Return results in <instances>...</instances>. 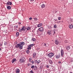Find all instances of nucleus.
<instances>
[{
	"mask_svg": "<svg viewBox=\"0 0 73 73\" xmlns=\"http://www.w3.org/2000/svg\"><path fill=\"white\" fill-rule=\"evenodd\" d=\"M16 59L15 58H13L12 61V64H13V62H15V61H16Z\"/></svg>",
	"mask_w": 73,
	"mask_h": 73,
	"instance_id": "f8f14e48",
	"label": "nucleus"
},
{
	"mask_svg": "<svg viewBox=\"0 0 73 73\" xmlns=\"http://www.w3.org/2000/svg\"><path fill=\"white\" fill-rule=\"evenodd\" d=\"M47 60L49 62L50 64H53V62L51 59H50L49 58H48L47 59Z\"/></svg>",
	"mask_w": 73,
	"mask_h": 73,
	"instance_id": "20e7f679",
	"label": "nucleus"
},
{
	"mask_svg": "<svg viewBox=\"0 0 73 73\" xmlns=\"http://www.w3.org/2000/svg\"><path fill=\"white\" fill-rule=\"evenodd\" d=\"M67 50H69V47H67Z\"/></svg>",
	"mask_w": 73,
	"mask_h": 73,
	"instance_id": "a19ab883",
	"label": "nucleus"
},
{
	"mask_svg": "<svg viewBox=\"0 0 73 73\" xmlns=\"http://www.w3.org/2000/svg\"><path fill=\"white\" fill-rule=\"evenodd\" d=\"M12 4V2H8L7 3V5H11Z\"/></svg>",
	"mask_w": 73,
	"mask_h": 73,
	"instance_id": "6e6552de",
	"label": "nucleus"
},
{
	"mask_svg": "<svg viewBox=\"0 0 73 73\" xmlns=\"http://www.w3.org/2000/svg\"><path fill=\"white\" fill-rule=\"evenodd\" d=\"M7 8L8 9H10L11 8V7L9 6H7Z\"/></svg>",
	"mask_w": 73,
	"mask_h": 73,
	"instance_id": "aec40b11",
	"label": "nucleus"
},
{
	"mask_svg": "<svg viewBox=\"0 0 73 73\" xmlns=\"http://www.w3.org/2000/svg\"><path fill=\"white\" fill-rule=\"evenodd\" d=\"M30 72V73H33V71H32V70H31Z\"/></svg>",
	"mask_w": 73,
	"mask_h": 73,
	"instance_id": "4c0bfd02",
	"label": "nucleus"
},
{
	"mask_svg": "<svg viewBox=\"0 0 73 73\" xmlns=\"http://www.w3.org/2000/svg\"><path fill=\"white\" fill-rule=\"evenodd\" d=\"M20 44L21 46L22 47V48H23V45H24L25 44V43L23 42H21Z\"/></svg>",
	"mask_w": 73,
	"mask_h": 73,
	"instance_id": "0eeeda50",
	"label": "nucleus"
},
{
	"mask_svg": "<svg viewBox=\"0 0 73 73\" xmlns=\"http://www.w3.org/2000/svg\"><path fill=\"white\" fill-rule=\"evenodd\" d=\"M1 50V48H0V50Z\"/></svg>",
	"mask_w": 73,
	"mask_h": 73,
	"instance_id": "de8ad7c7",
	"label": "nucleus"
},
{
	"mask_svg": "<svg viewBox=\"0 0 73 73\" xmlns=\"http://www.w3.org/2000/svg\"><path fill=\"white\" fill-rule=\"evenodd\" d=\"M42 23H40L38 25V27H41V26L42 25Z\"/></svg>",
	"mask_w": 73,
	"mask_h": 73,
	"instance_id": "a211bd4d",
	"label": "nucleus"
},
{
	"mask_svg": "<svg viewBox=\"0 0 73 73\" xmlns=\"http://www.w3.org/2000/svg\"><path fill=\"white\" fill-rule=\"evenodd\" d=\"M43 45L45 46L46 47H48L49 46V44L47 43H44Z\"/></svg>",
	"mask_w": 73,
	"mask_h": 73,
	"instance_id": "ddd939ff",
	"label": "nucleus"
},
{
	"mask_svg": "<svg viewBox=\"0 0 73 73\" xmlns=\"http://www.w3.org/2000/svg\"><path fill=\"white\" fill-rule=\"evenodd\" d=\"M32 40L33 41H36V39L33 38V39H32Z\"/></svg>",
	"mask_w": 73,
	"mask_h": 73,
	"instance_id": "cd10ccee",
	"label": "nucleus"
},
{
	"mask_svg": "<svg viewBox=\"0 0 73 73\" xmlns=\"http://www.w3.org/2000/svg\"><path fill=\"white\" fill-rule=\"evenodd\" d=\"M26 29H27V30L28 31H29L30 30H31V28L30 27H27L26 28Z\"/></svg>",
	"mask_w": 73,
	"mask_h": 73,
	"instance_id": "dca6fc26",
	"label": "nucleus"
},
{
	"mask_svg": "<svg viewBox=\"0 0 73 73\" xmlns=\"http://www.w3.org/2000/svg\"><path fill=\"white\" fill-rule=\"evenodd\" d=\"M19 32H21V31H22V29H19Z\"/></svg>",
	"mask_w": 73,
	"mask_h": 73,
	"instance_id": "473e14b6",
	"label": "nucleus"
},
{
	"mask_svg": "<svg viewBox=\"0 0 73 73\" xmlns=\"http://www.w3.org/2000/svg\"><path fill=\"white\" fill-rule=\"evenodd\" d=\"M19 33L17 32L16 33V36H19Z\"/></svg>",
	"mask_w": 73,
	"mask_h": 73,
	"instance_id": "393cba45",
	"label": "nucleus"
},
{
	"mask_svg": "<svg viewBox=\"0 0 73 73\" xmlns=\"http://www.w3.org/2000/svg\"><path fill=\"white\" fill-rule=\"evenodd\" d=\"M40 69H42V66H40Z\"/></svg>",
	"mask_w": 73,
	"mask_h": 73,
	"instance_id": "e433bc0d",
	"label": "nucleus"
},
{
	"mask_svg": "<svg viewBox=\"0 0 73 73\" xmlns=\"http://www.w3.org/2000/svg\"><path fill=\"white\" fill-rule=\"evenodd\" d=\"M19 61L20 62H24V61H25L24 59L23 58H21L19 60Z\"/></svg>",
	"mask_w": 73,
	"mask_h": 73,
	"instance_id": "39448f33",
	"label": "nucleus"
},
{
	"mask_svg": "<svg viewBox=\"0 0 73 73\" xmlns=\"http://www.w3.org/2000/svg\"><path fill=\"white\" fill-rule=\"evenodd\" d=\"M44 29L43 28V27H41L39 29V31L40 32H42L43 31V30Z\"/></svg>",
	"mask_w": 73,
	"mask_h": 73,
	"instance_id": "423d86ee",
	"label": "nucleus"
},
{
	"mask_svg": "<svg viewBox=\"0 0 73 73\" xmlns=\"http://www.w3.org/2000/svg\"><path fill=\"white\" fill-rule=\"evenodd\" d=\"M36 53H33V57H34V58L36 57Z\"/></svg>",
	"mask_w": 73,
	"mask_h": 73,
	"instance_id": "412c9836",
	"label": "nucleus"
},
{
	"mask_svg": "<svg viewBox=\"0 0 73 73\" xmlns=\"http://www.w3.org/2000/svg\"><path fill=\"white\" fill-rule=\"evenodd\" d=\"M61 17H59L58 18V20H61Z\"/></svg>",
	"mask_w": 73,
	"mask_h": 73,
	"instance_id": "f704fd0d",
	"label": "nucleus"
},
{
	"mask_svg": "<svg viewBox=\"0 0 73 73\" xmlns=\"http://www.w3.org/2000/svg\"><path fill=\"white\" fill-rule=\"evenodd\" d=\"M26 52L27 54H29V53H30V51H29V50H27L26 51Z\"/></svg>",
	"mask_w": 73,
	"mask_h": 73,
	"instance_id": "a878e982",
	"label": "nucleus"
},
{
	"mask_svg": "<svg viewBox=\"0 0 73 73\" xmlns=\"http://www.w3.org/2000/svg\"><path fill=\"white\" fill-rule=\"evenodd\" d=\"M22 31L24 32L25 31V27H23L22 28Z\"/></svg>",
	"mask_w": 73,
	"mask_h": 73,
	"instance_id": "9b49d317",
	"label": "nucleus"
},
{
	"mask_svg": "<svg viewBox=\"0 0 73 73\" xmlns=\"http://www.w3.org/2000/svg\"><path fill=\"white\" fill-rule=\"evenodd\" d=\"M16 47L17 48H19V49H22L23 48L21 46V45L20 44V43L17 44L16 46Z\"/></svg>",
	"mask_w": 73,
	"mask_h": 73,
	"instance_id": "f257e3e1",
	"label": "nucleus"
},
{
	"mask_svg": "<svg viewBox=\"0 0 73 73\" xmlns=\"http://www.w3.org/2000/svg\"><path fill=\"white\" fill-rule=\"evenodd\" d=\"M41 61L40 60H35V63H36V64L37 65H39Z\"/></svg>",
	"mask_w": 73,
	"mask_h": 73,
	"instance_id": "f03ea898",
	"label": "nucleus"
},
{
	"mask_svg": "<svg viewBox=\"0 0 73 73\" xmlns=\"http://www.w3.org/2000/svg\"><path fill=\"white\" fill-rule=\"evenodd\" d=\"M69 28H70V29H71V28H73V25H70L69 26Z\"/></svg>",
	"mask_w": 73,
	"mask_h": 73,
	"instance_id": "6ab92c4d",
	"label": "nucleus"
},
{
	"mask_svg": "<svg viewBox=\"0 0 73 73\" xmlns=\"http://www.w3.org/2000/svg\"><path fill=\"white\" fill-rule=\"evenodd\" d=\"M18 24H19V25H20V24H21V22H18Z\"/></svg>",
	"mask_w": 73,
	"mask_h": 73,
	"instance_id": "ea45409f",
	"label": "nucleus"
},
{
	"mask_svg": "<svg viewBox=\"0 0 73 73\" xmlns=\"http://www.w3.org/2000/svg\"><path fill=\"white\" fill-rule=\"evenodd\" d=\"M54 21H57V19H54Z\"/></svg>",
	"mask_w": 73,
	"mask_h": 73,
	"instance_id": "c9c22d12",
	"label": "nucleus"
},
{
	"mask_svg": "<svg viewBox=\"0 0 73 73\" xmlns=\"http://www.w3.org/2000/svg\"><path fill=\"white\" fill-rule=\"evenodd\" d=\"M58 62L59 63V64H61V62L60 61H58Z\"/></svg>",
	"mask_w": 73,
	"mask_h": 73,
	"instance_id": "c03bdc74",
	"label": "nucleus"
},
{
	"mask_svg": "<svg viewBox=\"0 0 73 73\" xmlns=\"http://www.w3.org/2000/svg\"><path fill=\"white\" fill-rule=\"evenodd\" d=\"M56 58H59L60 57V54H59L58 55H56Z\"/></svg>",
	"mask_w": 73,
	"mask_h": 73,
	"instance_id": "4468645a",
	"label": "nucleus"
},
{
	"mask_svg": "<svg viewBox=\"0 0 73 73\" xmlns=\"http://www.w3.org/2000/svg\"><path fill=\"white\" fill-rule=\"evenodd\" d=\"M54 28H56L57 27V25H54Z\"/></svg>",
	"mask_w": 73,
	"mask_h": 73,
	"instance_id": "c756f323",
	"label": "nucleus"
},
{
	"mask_svg": "<svg viewBox=\"0 0 73 73\" xmlns=\"http://www.w3.org/2000/svg\"><path fill=\"white\" fill-rule=\"evenodd\" d=\"M41 7H42V8H44V7H45V5H44V4H42L41 5Z\"/></svg>",
	"mask_w": 73,
	"mask_h": 73,
	"instance_id": "4be33fe9",
	"label": "nucleus"
},
{
	"mask_svg": "<svg viewBox=\"0 0 73 73\" xmlns=\"http://www.w3.org/2000/svg\"><path fill=\"white\" fill-rule=\"evenodd\" d=\"M46 67L47 68H49V66L47 65H46Z\"/></svg>",
	"mask_w": 73,
	"mask_h": 73,
	"instance_id": "7c9ffc66",
	"label": "nucleus"
},
{
	"mask_svg": "<svg viewBox=\"0 0 73 73\" xmlns=\"http://www.w3.org/2000/svg\"><path fill=\"white\" fill-rule=\"evenodd\" d=\"M34 20H35V21H36V20H37V19L36 18H35L34 19Z\"/></svg>",
	"mask_w": 73,
	"mask_h": 73,
	"instance_id": "58836bf2",
	"label": "nucleus"
},
{
	"mask_svg": "<svg viewBox=\"0 0 73 73\" xmlns=\"http://www.w3.org/2000/svg\"><path fill=\"white\" fill-rule=\"evenodd\" d=\"M55 12H57V11H55Z\"/></svg>",
	"mask_w": 73,
	"mask_h": 73,
	"instance_id": "09e8293b",
	"label": "nucleus"
},
{
	"mask_svg": "<svg viewBox=\"0 0 73 73\" xmlns=\"http://www.w3.org/2000/svg\"><path fill=\"white\" fill-rule=\"evenodd\" d=\"M47 55L49 57H52V56H54V54L53 53L50 52L48 54H47Z\"/></svg>",
	"mask_w": 73,
	"mask_h": 73,
	"instance_id": "7ed1b4c3",
	"label": "nucleus"
},
{
	"mask_svg": "<svg viewBox=\"0 0 73 73\" xmlns=\"http://www.w3.org/2000/svg\"><path fill=\"white\" fill-rule=\"evenodd\" d=\"M35 68H36V66H34L33 65L31 67V68H32V69H33V68L34 70H35Z\"/></svg>",
	"mask_w": 73,
	"mask_h": 73,
	"instance_id": "f3484780",
	"label": "nucleus"
},
{
	"mask_svg": "<svg viewBox=\"0 0 73 73\" xmlns=\"http://www.w3.org/2000/svg\"><path fill=\"white\" fill-rule=\"evenodd\" d=\"M29 46L31 47H32L33 46H34V44H32L31 45H29Z\"/></svg>",
	"mask_w": 73,
	"mask_h": 73,
	"instance_id": "bb28decb",
	"label": "nucleus"
},
{
	"mask_svg": "<svg viewBox=\"0 0 73 73\" xmlns=\"http://www.w3.org/2000/svg\"><path fill=\"white\" fill-rule=\"evenodd\" d=\"M58 43H59V42L58 41V40H55V44H56V45H58Z\"/></svg>",
	"mask_w": 73,
	"mask_h": 73,
	"instance_id": "2eb2a0df",
	"label": "nucleus"
},
{
	"mask_svg": "<svg viewBox=\"0 0 73 73\" xmlns=\"http://www.w3.org/2000/svg\"><path fill=\"white\" fill-rule=\"evenodd\" d=\"M31 60H32V58H29V62H31Z\"/></svg>",
	"mask_w": 73,
	"mask_h": 73,
	"instance_id": "c85d7f7f",
	"label": "nucleus"
},
{
	"mask_svg": "<svg viewBox=\"0 0 73 73\" xmlns=\"http://www.w3.org/2000/svg\"><path fill=\"white\" fill-rule=\"evenodd\" d=\"M27 49L28 50H30V49H31V47L29 45L28 48H27Z\"/></svg>",
	"mask_w": 73,
	"mask_h": 73,
	"instance_id": "b1692460",
	"label": "nucleus"
},
{
	"mask_svg": "<svg viewBox=\"0 0 73 73\" xmlns=\"http://www.w3.org/2000/svg\"><path fill=\"white\" fill-rule=\"evenodd\" d=\"M61 57H62L63 56V55H64V51H63V50H61Z\"/></svg>",
	"mask_w": 73,
	"mask_h": 73,
	"instance_id": "9d476101",
	"label": "nucleus"
},
{
	"mask_svg": "<svg viewBox=\"0 0 73 73\" xmlns=\"http://www.w3.org/2000/svg\"><path fill=\"white\" fill-rule=\"evenodd\" d=\"M16 73H19L20 72V70L19 69H18L17 70H16Z\"/></svg>",
	"mask_w": 73,
	"mask_h": 73,
	"instance_id": "5701e85b",
	"label": "nucleus"
},
{
	"mask_svg": "<svg viewBox=\"0 0 73 73\" xmlns=\"http://www.w3.org/2000/svg\"><path fill=\"white\" fill-rule=\"evenodd\" d=\"M33 1H34V0H30V1H31V2Z\"/></svg>",
	"mask_w": 73,
	"mask_h": 73,
	"instance_id": "79ce46f5",
	"label": "nucleus"
},
{
	"mask_svg": "<svg viewBox=\"0 0 73 73\" xmlns=\"http://www.w3.org/2000/svg\"><path fill=\"white\" fill-rule=\"evenodd\" d=\"M32 17H30L29 19V20H32Z\"/></svg>",
	"mask_w": 73,
	"mask_h": 73,
	"instance_id": "37998d69",
	"label": "nucleus"
},
{
	"mask_svg": "<svg viewBox=\"0 0 73 73\" xmlns=\"http://www.w3.org/2000/svg\"><path fill=\"white\" fill-rule=\"evenodd\" d=\"M31 62L32 63V64H34V61H32Z\"/></svg>",
	"mask_w": 73,
	"mask_h": 73,
	"instance_id": "72a5a7b5",
	"label": "nucleus"
},
{
	"mask_svg": "<svg viewBox=\"0 0 73 73\" xmlns=\"http://www.w3.org/2000/svg\"><path fill=\"white\" fill-rule=\"evenodd\" d=\"M55 33V32L54 31V34H53V35H54V34Z\"/></svg>",
	"mask_w": 73,
	"mask_h": 73,
	"instance_id": "49530a36",
	"label": "nucleus"
},
{
	"mask_svg": "<svg viewBox=\"0 0 73 73\" xmlns=\"http://www.w3.org/2000/svg\"><path fill=\"white\" fill-rule=\"evenodd\" d=\"M48 34H49V35H51V33H50V31L48 32Z\"/></svg>",
	"mask_w": 73,
	"mask_h": 73,
	"instance_id": "2f4dec72",
	"label": "nucleus"
},
{
	"mask_svg": "<svg viewBox=\"0 0 73 73\" xmlns=\"http://www.w3.org/2000/svg\"><path fill=\"white\" fill-rule=\"evenodd\" d=\"M7 43H5V44H4V45H7Z\"/></svg>",
	"mask_w": 73,
	"mask_h": 73,
	"instance_id": "a18cd8bd",
	"label": "nucleus"
},
{
	"mask_svg": "<svg viewBox=\"0 0 73 73\" xmlns=\"http://www.w3.org/2000/svg\"><path fill=\"white\" fill-rule=\"evenodd\" d=\"M14 30L15 31H17L18 30V25L15 26Z\"/></svg>",
	"mask_w": 73,
	"mask_h": 73,
	"instance_id": "1a4fd4ad",
	"label": "nucleus"
}]
</instances>
